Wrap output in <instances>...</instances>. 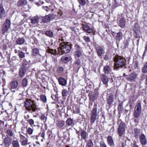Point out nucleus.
Returning <instances> with one entry per match:
<instances>
[{"instance_id":"39","label":"nucleus","mask_w":147,"mask_h":147,"mask_svg":"<svg viewBox=\"0 0 147 147\" xmlns=\"http://www.w3.org/2000/svg\"><path fill=\"white\" fill-rule=\"evenodd\" d=\"M62 95L63 97H66L69 93V91L66 89H63L62 90Z\"/></svg>"},{"instance_id":"51","label":"nucleus","mask_w":147,"mask_h":147,"mask_svg":"<svg viewBox=\"0 0 147 147\" xmlns=\"http://www.w3.org/2000/svg\"><path fill=\"white\" fill-rule=\"evenodd\" d=\"M7 133L8 136H13V133L12 131L11 130H7Z\"/></svg>"},{"instance_id":"9","label":"nucleus","mask_w":147,"mask_h":147,"mask_svg":"<svg viewBox=\"0 0 147 147\" xmlns=\"http://www.w3.org/2000/svg\"><path fill=\"white\" fill-rule=\"evenodd\" d=\"M92 112L90 118V122L91 124H92L95 122L96 119L97 114V108L96 107L93 108Z\"/></svg>"},{"instance_id":"18","label":"nucleus","mask_w":147,"mask_h":147,"mask_svg":"<svg viewBox=\"0 0 147 147\" xmlns=\"http://www.w3.org/2000/svg\"><path fill=\"white\" fill-rule=\"evenodd\" d=\"M12 139L9 137H7L4 139V143L5 146H9L11 143Z\"/></svg>"},{"instance_id":"3","label":"nucleus","mask_w":147,"mask_h":147,"mask_svg":"<svg viewBox=\"0 0 147 147\" xmlns=\"http://www.w3.org/2000/svg\"><path fill=\"white\" fill-rule=\"evenodd\" d=\"M60 50L63 53H69L71 48V46L69 44L68 42H63L60 44Z\"/></svg>"},{"instance_id":"19","label":"nucleus","mask_w":147,"mask_h":147,"mask_svg":"<svg viewBox=\"0 0 147 147\" xmlns=\"http://www.w3.org/2000/svg\"><path fill=\"white\" fill-rule=\"evenodd\" d=\"M74 68L78 69L81 67V61L79 59H77L74 64Z\"/></svg>"},{"instance_id":"36","label":"nucleus","mask_w":147,"mask_h":147,"mask_svg":"<svg viewBox=\"0 0 147 147\" xmlns=\"http://www.w3.org/2000/svg\"><path fill=\"white\" fill-rule=\"evenodd\" d=\"M134 110L136 111L141 112V105L140 103H137L135 107Z\"/></svg>"},{"instance_id":"21","label":"nucleus","mask_w":147,"mask_h":147,"mask_svg":"<svg viewBox=\"0 0 147 147\" xmlns=\"http://www.w3.org/2000/svg\"><path fill=\"white\" fill-rule=\"evenodd\" d=\"M80 134L82 139L86 140L87 138L88 135L86 131L84 129H81L80 131Z\"/></svg>"},{"instance_id":"37","label":"nucleus","mask_w":147,"mask_h":147,"mask_svg":"<svg viewBox=\"0 0 147 147\" xmlns=\"http://www.w3.org/2000/svg\"><path fill=\"white\" fill-rule=\"evenodd\" d=\"M45 34L50 37L52 38L53 36V34L52 32L50 30H47L45 33Z\"/></svg>"},{"instance_id":"12","label":"nucleus","mask_w":147,"mask_h":147,"mask_svg":"<svg viewBox=\"0 0 147 147\" xmlns=\"http://www.w3.org/2000/svg\"><path fill=\"white\" fill-rule=\"evenodd\" d=\"M89 95L90 99L92 101H94L97 98L98 96V93L96 91H94L89 94Z\"/></svg>"},{"instance_id":"8","label":"nucleus","mask_w":147,"mask_h":147,"mask_svg":"<svg viewBox=\"0 0 147 147\" xmlns=\"http://www.w3.org/2000/svg\"><path fill=\"white\" fill-rule=\"evenodd\" d=\"M118 124H119L118 129V133L119 136H121L125 131V125L121 121H119Z\"/></svg>"},{"instance_id":"5","label":"nucleus","mask_w":147,"mask_h":147,"mask_svg":"<svg viewBox=\"0 0 147 147\" xmlns=\"http://www.w3.org/2000/svg\"><path fill=\"white\" fill-rule=\"evenodd\" d=\"M138 74L134 72L131 73L128 75H126L125 74H123V76L127 80V81L131 82L135 81L137 78Z\"/></svg>"},{"instance_id":"4","label":"nucleus","mask_w":147,"mask_h":147,"mask_svg":"<svg viewBox=\"0 0 147 147\" xmlns=\"http://www.w3.org/2000/svg\"><path fill=\"white\" fill-rule=\"evenodd\" d=\"M25 134L24 133H20L19 136L20 138L19 141L22 146H25L29 144L30 142H28V139L24 136Z\"/></svg>"},{"instance_id":"41","label":"nucleus","mask_w":147,"mask_h":147,"mask_svg":"<svg viewBox=\"0 0 147 147\" xmlns=\"http://www.w3.org/2000/svg\"><path fill=\"white\" fill-rule=\"evenodd\" d=\"M141 112L134 110V116L136 118H138L140 115Z\"/></svg>"},{"instance_id":"50","label":"nucleus","mask_w":147,"mask_h":147,"mask_svg":"<svg viewBox=\"0 0 147 147\" xmlns=\"http://www.w3.org/2000/svg\"><path fill=\"white\" fill-rule=\"evenodd\" d=\"M80 5L82 6L85 5L86 4L85 0H78Z\"/></svg>"},{"instance_id":"22","label":"nucleus","mask_w":147,"mask_h":147,"mask_svg":"<svg viewBox=\"0 0 147 147\" xmlns=\"http://www.w3.org/2000/svg\"><path fill=\"white\" fill-rule=\"evenodd\" d=\"M125 20L124 18H121L119 21V26L121 28L124 27L125 25Z\"/></svg>"},{"instance_id":"7","label":"nucleus","mask_w":147,"mask_h":147,"mask_svg":"<svg viewBox=\"0 0 147 147\" xmlns=\"http://www.w3.org/2000/svg\"><path fill=\"white\" fill-rule=\"evenodd\" d=\"M112 62H109L106 65L104 66L103 71L105 74H110L112 71Z\"/></svg>"},{"instance_id":"1","label":"nucleus","mask_w":147,"mask_h":147,"mask_svg":"<svg viewBox=\"0 0 147 147\" xmlns=\"http://www.w3.org/2000/svg\"><path fill=\"white\" fill-rule=\"evenodd\" d=\"M115 67L116 70L122 68L125 65L126 60L125 59L119 56H115L114 59Z\"/></svg>"},{"instance_id":"2","label":"nucleus","mask_w":147,"mask_h":147,"mask_svg":"<svg viewBox=\"0 0 147 147\" xmlns=\"http://www.w3.org/2000/svg\"><path fill=\"white\" fill-rule=\"evenodd\" d=\"M24 105L27 110L30 113L35 112L37 110L35 101L30 99H26L24 102Z\"/></svg>"},{"instance_id":"24","label":"nucleus","mask_w":147,"mask_h":147,"mask_svg":"<svg viewBox=\"0 0 147 147\" xmlns=\"http://www.w3.org/2000/svg\"><path fill=\"white\" fill-rule=\"evenodd\" d=\"M71 58L70 56H64L62 57L61 59L62 61L65 63H67L71 59Z\"/></svg>"},{"instance_id":"48","label":"nucleus","mask_w":147,"mask_h":147,"mask_svg":"<svg viewBox=\"0 0 147 147\" xmlns=\"http://www.w3.org/2000/svg\"><path fill=\"white\" fill-rule=\"evenodd\" d=\"M87 147H93V145L92 141L91 140H88L87 144Z\"/></svg>"},{"instance_id":"52","label":"nucleus","mask_w":147,"mask_h":147,"mask_svg":"<svg viewBox=\"0 0 147 147\" xmlns=\"http://www.w3.org/2000/svg\"><path fill=\"white\" fill-rule=\"evenodd\" d=\"M83 38L86 42H88L90 41V38L89 37L84 36L83 37Z\"/></svg>"},{"instance_id":"20","label":"nucleus","mask_w":147,"mask_h":147,"mask_svg":"<svg viewBox=\"0 0 147 147\" xmlns=\"http://www.w3.org/2000/svg\"><path fill=\"white\" fill-rule=\"evenodd\" d=\"M58 81L59 84L62 86H65L67 84V81L66 80L62 77H60Z\"/></svg>"},{"instance_id":"13","label":"nucleus","mask_w":147,"mask_h":147,"mask_svg":"<svg viewBox=\"0 0 147 147\" xmlns=\"http://www.w3.org/2000/svg\"><path fill=\"white\" fill-rule=\"evenodd\" d=\"M101 81L105 84H107L109 81V78L106 75L102 74L100 75Z\"/></svg>"},{"instance_id":"32","label":"nucleus","mask_w":147,"mask_h":147,"mask_svg":"<svg viewBox=\"0 0 147 147\" xmlns=\"http://www.w3.org/2000/svg\"><path fill=\"white\" fill-rule=\"evenodd\" d=\"M133 133L135 137L137 138L140 134V130L137 128H135L134 129Z\"/></svg>"},{"instance_id":"28","label":"nucleus","mask_w":147,"mask_h":147,"mask_svg":"<svg viewBox=\"0 0 147 147\" xmlns=\"http://www.w3.org/2000/svg\"><path fill=\"white\" fill-rule=\"evenodd\" d=\"M25 40L23 38H19L16 40V43L18 45H21L24 43Z\"/></svg>"},{"instance_id":"57","label":"nucleus","mask_w":147,"mask_h":147,"mask_svg":"<svg viewBox=\"0 0 147 147\" xmlns=\"http://www.w3.org/2000/svg\"><path fill=\"white\" fill-rule=\"evenodd\" d=\"M129 43L127 41H126V42H124V47L125 48H127L128 47V45H129Z\"/></svg>"},{"instance_id":"55","label":"nucleus","mask_w":147,"mask_h":147,"mask_svg":"<svg viewBox=\"0 0 147 147\" xmlns=\"http://www.w3.org/2000/svg\"><path fill=\"white\" fill-rule=\"evenodd\" d=\"M28 121L30 125H32L34 124V121L32 119H30Z\"/></svg>"},{"instance_id":"33","label":"nucleus","mask_w":147,"mask_h":147,"mask_svg":"<svg viewBox=\"0 0 147 147\" xmlns=\"http://www.w3.org/2000/svg\"><path fill=\"white\" fill-rule=\"evenodd\" d=\"M18 55L19 58L22 59L25 57V53L23 51H18Z\"/></svg>"},{"instance_id":"61","label":"nucleus","mask_w":147,"mask_h":147,"mask_svg":"<svg viewBox=\"0 0 147 147\" xmlns=\"http://www.w3.org/2000/svg\"><path fill=\"white\" fill-rule=\"evenodd\" d=\"M7 48V46L5 45H4L3 46V50H6Z\"/></svg>"},{"instance_id":"35","label":"nucleus","mask_w":147,"mask_h":147,"mask_svg":"<svg viewBox=\"0 0 147 147\" xmlns=\"http://www.w3.org/2000/svg\"><path fill=\"white\" fill-rule=\"evenodd\" d=\"M12 144L13 147H20L18 141L17 140H14L12 141Z\"/></svg>"},{"instance_id":"23","label":"nucleus","mask_w":147,"mask_h":147,"mask_svg":"<svg viewBox=\"0 0 147 147\" xmlns=\"http://www.w3.org/2000/svg\"><path fill=\"white\" fill-rule=\"evenodd\" d=\"M5 17V13L4 9L2 7H0V18L3 19Z\"/></svg>"},{"instance_id":"49","label":"nucleus","mask_w":147,"mask_h":147,"mask_svg":"<svg viewBox=\"0 0 147 147\" xmlns=\"http://www.w3.org/2000/svg\"><path fill=\"white\" fill-rule=\"evenodd\" d=\"M64 69L62 67H59L57 69V72L61 74L63 72Z\"/></svg>"},{"instance_id":"59","label":"nucleus","mask_w":147,"mask_h":147,"mask_svg":"<svg viewBox=\"0 0 147 147\" xmlns=\"http://www.w3.org/2000/svg\"><path fill=\"white\" fill-rule=\"evenodd\" d=\"M43 8L45 10L47 11H48L49 10H50L49 7L47 6L43 7Z\"/></svg>"},{"instance_id":"26","label":"nucleus","mask_w":147,"mask_h":147,"mask_svg":"<svg viewBox=\"0 0 147 147\" xmlns=\"http://www.w3.org/2000/svg\"><path fill=\"white\" fill-rule=\"evenodd\" d=\"M107 142L108 144L111 146L114 144V142L112 137L109 136L107 138Z\"/></svg>"},{"instance_id":"64","label":"nucleus","mask_w":147,"mask_h":147,"mask_svg":"<svg viewBox=\"0 0 147 147\" xmlns=\"http://www.w3.org/2000/svg\"><path fill=\"white\" fill-rule=\"evenodd\" d=\"M147 51V42H146V46L145 47V51L144 52V53H145V52H146Z\"/></svg>"},{"instance_id":"53","label":"nucleus","mask_w":147,"mask_h":147,"mask_svg":"<svg viewBox=\"0 0 147 147\" xmlns=\"http://www.w3.org/2000/svg\"><path fill=\"white\" fill-rule=\"evenodd\" d=\"M28 132V134L30 135L32 134L33 132V130L30 127H29L27 130Z\"/></svg>"},{"instance_id":"17","label":"nucleus","mask_w":147,"mask_h":147,"mask_svg":"<svg viewBox=\"0 0 147 147\" xmlns=\"http://www.w3.org/2000/svg\"><path fill=\"white\" fill-rule=\"evenodd\" d=\"M18 85V82L16 81L11 82L9 85V88L11 89H14L16 88Z\"/></svg>"},{"instance_id":"34","label":"nucleus","mask_w":147,"mask_h":147,"mask_svg":"<svg viewBox=\"0 0 147 147\" xmlns=\"http://www.w3.org/2000/svg\"><path fill=\"white\" fill-rule=\"evenodd\" d=\"M65 125V122L64 121L61 120L59 121L57 124V126L61 128L63 127Z\"/></svg>"},{"instance_id":"58","label":"nucleus","mask_w":147,"mask_h":147,"mask_svg":"<svg viewBox=\"0 0 147 147\" xmlns=\"http://www.w3.org/2000/svg\"><path fill=\"white\" fill-rule=\"evenodd\" d=\"M109 58V55L107 54H106L105 55V56L104 57V59L105 60H107Z\"/></svg>"},{"instance_id":"40","label":"nucleus","mask_w":147,"mask_h":147,"mask_svg":"<svg viewBox=\"0 0 147 147\" xmlns=\"http://www.w3.org/2000/svg\"><path fill=\"white\" fill-rule=\"evenodd\" d=\"M82 51L80 50H78L75 53V56L76 57L79 58L81 56L82 54Z\"/></svg>"},{"instance_id":"60","label":"nucleus","mask_w":147,"mask_h":147,"mask_svg":"<svg viewBox=\"0 0 147 147\" xmlns=\"http://www.w3.org/2000/svg\"><path fill=\"white\" fill-rule=\"evenodd\" d=\"M63 12L61 9H59V11L58 13L61 16L63 13Z\"/></svg>"},{"instance_id":"10","label":"nucleus","mask_w":147,"mask_h":147,"mask_svg":"<svg viewBox=\"0 0 147 147\" xmlns=\"http://www.w3.org/2000/svg\"><path fill=\"white\" fill-rule=\"evenodd\" d=\"M55 18V16L54 14H49L45 16L42 19V21L44 22H48L53 20Z\"/></svg>"},{"instance_id":"45","label":"nucleus","mask_w":147,"mask_h":147,"mask_svg":"<svg viewBox=\"0 0 147 147\" xmlns=\"http://www.w3.org/2000/svg\"><path fill=\"white\" fill-rule=\"evenodd\" d=\"M32 52V54L34 55H35L39 54V51L38 49L35 48L33 49Z\"/></svg>"},{"instance_id":"29","label":"nucleus","mask_w":147,"mask_h":147,"mask_svg":"<svg viewBox=\"0 0 147 147\" xmlns=\"http://www.w3.org/2000/svg\"><path fill=\"white\" fill-rule=\"evenodd\" d=\"M116 34L115 38L117 40L119 41L122 39L123 34L121 32H119Z\"/></svg>"},{"instance_id":"47","label":"nucleus","mask_w":147,"mask_h":147,"mask_svg":"<svg viewBox=\"0 0 147 147\" xmlns=\"http://www.w3.org/2000/svg\"><path fill=\"white\" fill-rule=\"evenodd\" d=\"M142 72L144 73L147 72V62L145 64L142 69Z\"/></svg>"},{"instance_id":"38","label":"nucleus","mask_w":147,"mask_h":147,"mask_svg":"<svg viewBox=\"0 0 147 147\" xmlns=\"http://www.w3.org/2000/svg\"><path fill=\"white\" fill-rule=\"evenodd\" d=\"M73 121L71 118H68L66 121V125L68 126H71L73 123Z\"/></svg>"},{"instance_id":"14","label":"nucleus","mask_w":147,"mask_h":147,"mask_svg":"<svg viewBox=\"0 0 147 147\" xmlns=\"http://www.w3.org/2000/svg\"><path fill=\"white\" fill-rule=\"evenodd\" d=\"M96 50L98 56L100 58H102V55L104 51L103 48L101 47L98 46L96 47Z\"/></svg>"},{"instance_id":"15","label":"nucleus","mask_w":147,"mask_h":147,"mask_svg":"<svg viewBox=\"0 0 147 147\" xmlns=\"http://www.w3.org/2000/svg\"><path fill=\"white\" fill-rule=\"evenodd\" d=\"M26 67L24 65H22L20 69L19 73L20 76L23 77L24 76L26 70Z\"/></svg>"},{"instance_id":"62","label":"nucleus","mask_w":147,"mask_h":147,"mask_svg":"<svg viewBox=\"0 0 147 147\" xmlns=\"http://www.w3.org/2000/svg\"><path fill=\"white\" fill-rule=\"evenodd\" d=\"M51 98L54 100H56V97L54 95H52L51 96Z\"/></svg>"},{"instance_id":"25","label":"nucleus","mask_w":147,"mask_h":147,"mask_svg":"<svg viewBox=\"0 0 147 147\" xmlns=\"http://www.w3.org/2000/svg\"><path fill=\"white\" fill-rule=\"evenodd\" d=\"M83 28L85 31L88 33H90L92 32V30L87 25H83Z\"/></svg>"},{"instance_id":"43","label":"nucleus","mask_w":147,"mask_h":147,"mask_svg":"<svg viewBox=\"0 0 147 147\" xmlns=\"http://www.w3.org/2000/svg\"><path fill=\"white\" fill-rule=\"evenodd\" d=\"M40 100L44 103H46L47 102V98L46 96L43 94H42L40 96Z\"/></svg>"},{"instance_id":"44","label":"nucleus","mask_w":147,"mask_h":147,"mask_svg":"<svg viewBox=\"0 0 147 147\" xmlns=\"http://www.w3.org/2000/svg\"><path fill=\"white\" fill-rule=\"evenodd\" d=\"M73 113H78L80 112V110L77 107L75 106L73 108Z\"/></svg>"},{"instance_id":"16","label":"nucleus","mask_w":147,"mask_h":147,"mask_svg":"<svg viewBox=\"0 0 147 147\" xmlns=\"http://www.w3.org/2000/svg\"><path fill=\"white\" fill-rule=\"evenodd\" d=\"M140 140L142 144L145 145L147 143V140L145 136L143 134H141L140 136Z\"/></svg>"},{"instance_id":"56","label":"nucleus","mask_w":147,"mask_h":147,"mask_svg":"<svg viewBox=\"0 0 147 147\" xmlns=\"http://www.w3.org/2000/svg\"><path fill=\"white\" fill-rule=\"evenodd\" d=\"M100 147H107L106 144L103 142H100Z\"/></svg>"},{"instance_id":"31","label":"nucleus","mask_w":147,"mask_h":147,"mask_svg":"<svg viewBox=\"0 0 147 147\" xmlns=\"http://www.w3.org/2000/svg\"><path fill=\"white\" fill-rule=\"evenodd\" d=\"M46 50L47 53L52 55H54L57 51L56 50H53V49H51L49 47L47 48Z\"/></svg>"},{"instance_id":"42","label":"nucleus","mask_w":147,"mask_h":147,"mask_svg":"<svg viewBox=\"0 0 147 147\" xmlns=\"http://www.w3.org/2000/svg\"><path fill=\"white\" fill-rule=\"evenodd\" d=\"M28 83V80H27L26 78H24L22 80V85L23 87H26V86L27 85Z\"/></svg>"},{"instance_id":"27","label":"nucleus","mask_w":147,"mask_h":147,"mask_svg":"<svg viewBox=\"0 0 147 147\" xmlns=\"http://www.w3.org/2000/svg\"><path fill=\"white\" fill-rule=\"evenodd\" d=\"M30 20L32 24H35L37 23L38 22V18L37 16L33 17L31 18Z\"/></svg>"},{"instance_id":"63","label":"nucleus","mask_w":147,"mask_h":147,"mask_svg":"<svg viewBox=\"0 0 147 147\" xmlns=\"http://www.w3.org/2000/svg\"><path fill=\"white\" fill-rule=\"evenodd\" d=\"M75 47L76 49H79L80 48V47L79 45L77 44H76Z\"/></svg>"},{"instance_id":"54","label":"nucleus","mask_w":147,"mask_h":147,"mask_svg":"<svg viewBox=\"0 0 147 147\" xmlns=\"http://www.w3.org/2000/svg\"><path fill=\"white\" fill-rule=\"evenodd\" d=\"M40 119L42 121H45L44 122H45L46 121L47 118L45 117L44 115H42L40 117Z\"/></svg>"},{"instance_id":"30","label":"nucleus","mask_w":147,"mask_h":147,"mask_svg":"<svg viewBox=\"0 0 147 147\" xmlns=\"http://www.w3.org/2000/svg\"><path fill=\"white\" fill-rule=\"evenodd\" d=\"M27 3V1L26 0H19L18 4L19 6H21L25 5Z\"/></svg>"},{"instance_id":"46","label":"nucleus","mask_w":147,"mask_h":147,"mask_svg":"<svg viewBox=\"0 0 147 147\" xmlns=\"http://www.w3.org/2000/svg\"><path fill=\"white\" fill-rule=\"evenodd\" d=\"M118 6V3L116 0H114L112 2V8H115Z\"/></svg>"},{"instance_id":"11","label":"nucleus","mask_w":147,"mask_h":147,"mask_svg":"<svg viewBox=\"0 0 147 147\" xmlns=\"http://www.w3.org/2000/svg\"><path fill=\"white\" fill-rule=\"evenodd\" d=\"M10 21L9 20L7 19L5 22L2 28V31L3 32L7 31L10 25Z\"/></svg>"},{"instance_id":"6","label":"nucleus","mask_w":147,"mask_h":147,"mask_svg":"<svg viewBox=\"0 0 147 147\" xmlns=\"http://www.w3.org/2000/svg\"><path fill=\"white\" fill-rule=\"evenodd\" d=\"M116 96L114 92L108 94L107 96V100L108 104L110 105L113 104L115 100L116 99Z\"/></svg>"}]
</instances>
